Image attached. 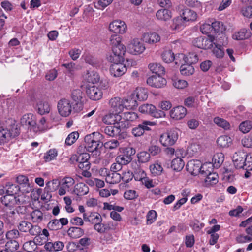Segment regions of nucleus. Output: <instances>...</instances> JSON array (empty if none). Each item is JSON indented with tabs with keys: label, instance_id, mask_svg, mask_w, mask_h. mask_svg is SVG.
Returning <instances> with one entry per match:
<instances>
[{
	"label": "nucleus",
	"instance_id": "1",
	"mask_svg": "<svg viewBox=\"0 0 252 252\" xmlns=\"http://www.w3.org/2000/svg\"><path fill=\"white\" fill-rule=\"evenodd\" d=\"M102 136L99 133H93L85 137V148L89 152H97L103 147V143L99 138Z\"/></svg>",
	"mask_w": 252,
	"mask_h": 252
},
{
	"label": "nucleus",
	"instance_id": "2",
	"mask_svg": "<svg viewBox=\"0 0 252 252\" xmlns=\"http://www.w3.org/2000/svg\"><path fill=\"white\" fill-rule=\"evenodd\" d=\"M126 50L125 45L111 49V52L107 57L108 61L113 63L123 62Z\"/></svg>",
	"mask_w": 252,
	"mask_h": 252
},
{
	"label": "nucleus",
	"instance_id": "3",
	"mask_svg": "<svg viewBox=\"0 0 252 252\" xmlns=\"http://www.w3.org/2000/svg\"><path fill=\"white\" fill-rule=\"evenodd\" d=\"M178 138L177 129H172L161 134L159 138L160 143L164 147L173 145Z\"/></svg>",
	"mask_w": 252,
	"mask_h": 252
},
{
	"label": "nucleus",
	"instance_id": "4",
	"mask_svg": "<svg viewBox=\"0 0 252 252\" xmlns=\"http://www.w3.org/2000/svg\"><path fill=\"white\" fill-rule=\"evenodd\" d=\"M139 111L143 114H149L156 118H164L166 114L163 111L157 109L156 107L151 104H144L139 107Z\"/></svg>",
	"mask_w": 252,
	"mask_h": 252
},
{
	"label": "nucleus",
	"instance_id": "5",
	"mask_svg": "<svg viewBox=\"0 0 252 252\" xmlns=\"http://www.w3.org/2000/svg\"><path fill=\"white\" fill-rule=\"evenodd\" d=\"M208 165H211V163L202 164L199 160H191L188 162L186 167L188 170L193 175H196L198 173L204 174Z\"/></svg>",
	"mask_w": 252,
	"mask_h": 252
},
{
	"label": "nucleus",
	"instance_id": "6",
	"mask_svg": "<svg viewBox=\"0 0 252 252\" xmlns=\"http://www.w3.org/2000/svg\"><path fill=\"white\" fill-rule=\"evenodd\" d=\"M19 230L24 233H28L31 235H37L41 231V228L37 225H33L27 221H22L18 225Z\"/></svg>",
	"mask_w": 252,
	"mask_h": 252
},
{
	"label": "nucleus",
	"instance_id": "7",
	"mask_svg": "<svg viewBox=\"0 0 252 252\" xmlns=\"http://www.w3.org/2000/svg\"><path fill=\"white\" fill-rule=\"evenodd\" d=\"M127 51L133 55H139L145 50L144 44L138 38H134L127 45Z\"/></svg>",
	"mask_w": 252,
	"mask_h": 252
},
{
	"label": "nucleus",
	"instance_id": "8",
	"mask_svg": "<svg viewBox=\"0 0 252 252\" xmlns=\"http://www.w3.org/2000/svg\"><path fill=\"white\" fill-rule=\"evenodd\" d=\"M75 180L71 177H65L60 181V187L58 189V194L60 196L66 194L72 190Z\"/></svg>",
	"mask_w": 252,
	"mask_h": 252
},
{
	"label": "nucleus",
	"instance_id": "9",
	"mask_svg": "<svg viewBox=\"0 0 252 252\" xmlns=\"http://www.w3.org/2000/svg\"><path fill=\"white\" fill-rule=\"evenodd\" d=\"M21 123L30 131L37 132L35 116L32 113L24 115L21 119Z\"/></svg>",
	"mask_w": 252,
	"mask_h": 252
},
{
	"label": "nucleus",
	"instance_id": "10",
	"mask_svg": "<svg viewBox=\"0 0 252 252\" xmlns=\"http://www.w3.org/2000/svg\"><path fill=\"white\" fill-rule=\"evenodd\" d=\"M215 38L213 36H200L196 38L193 41V45L201 49H210L213 46Z\"/></svg>",
	"mask_w": 252,
	"mask_h": 252
},
{
	"label": "nucleus",
	"instance_id": "11",
	"mask_svg": "<svg viewBox=\"0 0 252 252\" xmlns=\"http://www.w3.org/2000/svg\"><path fill=\"white\" fill-rule=\"evenodd\" d=\"M155 123L150 121L144 120L132 129L131 133L135 137H139L143 135L145 131H150V126H154Z\"/></svg>",
	"mask_w": 252,
	"mask_h": 252
},
{
	"label": "nucleus",
	"instance_id": "12",
	"mask_svg": "<svg viewBox=\"0 0 252 252\" xmlns=\"http://www.w3.org/2000/svg\"><path fill=\"white\" fill-rule=\"evenodd\" d=\"M83 95V93L80 89L73 90L71 93V99L74 103V108L77 111H80L83 107L85 100Z\"/></svg>",
	"mask_w": 252,
	"mask_h": 252
},
{
	"label": "nucleus",
	"instance_id": "13",
	"mask_svg": "<svg viewBox=\"0 0 252 252\" xmlns=\"http://www.w3.org/2000/svg\"><path fill=\"white\" fill-rule=\"evenodd\" d=\"M110 31L115 33V34H123L126 32L127 26L123 21L117 20L111 22L109 25Z\"/></svg>",
	"mask_w": 252,
	"mask_h": 252
},
{
	"label": "nucleus",
	"instance_id": "14",
	"mask_svg": "<svg viewBox=\"0 0 252 252\" xmlns=\"http://www.w3.org/2000/svg\"><path fill=\"white\" fill-rule=\"evenodd\" d=\"M135 150L131 147L126 148L123 152V154L117 157V159L118 162L123 163L124 165H126L132 160V156L135 154Z\"/></svg>",
	"mask_w": 252,
	"mask_h": 252
},
{
	"label": "nucleus",
	"instance_id": "15",
	"mask_svg": "<svg viewBox=\"0 0 252 252\" xmlns=\"http://www.w3.org/2000/svg\"><path fill=\"white\" fill-rule=\"evenodd\" d=\"M86 93L90 99L94 101L100 100L103 94L101 90L94 85L86 87Z\"/></svg>",
	"mask_w": 252,
	"mask_h": 252
},
{
	"label": "nucleus",
	"instance_id": "16",
	"mask_svg": "<svg viewBox=\"0 0 252 252\" xmlns=\"http://www.w3.org/2000/svg\"><path fill=\"white\" fill-rule=\"evenodd\" d=\"M58 110L60 114L63 117L69 115L72 111V107L69 100L63 99L58 103Z\"/></svg>",
	"mask_w": 252,
	"mask_h": 252
},
{
	"label": "nucleus",
	"instance_id": "17",
	"mask_svg": "<svg viewBox=\"0 0 252 252\" xmlns=\"http://www.w3.org/2000/svg\"><path fill=\"white\" fill-rule=\"evenodd\" d=\"M126 71L127 68L122 62L114 63L110 67V73L114 77L122 76Z\"/></svg>",
	"mask_w": 252,
	"mask_h": 252
},
{
	"label": "nucleus",
	"instance_id": "18",
	"mask_svg": "<svg viewBox=\"0 0 252 252\" xmlns=\"http://www.w3.org/2000/svg\"><path fill=\"white\" fill-rule=\"evenodd\" d=\"M246 154L242 152H236L233 156V161L235 166L237 168H244L247 166L248 163H246Z\"/></svg>",
	"mask_w": 252,
	"mask_h": 252
},
{
	"label": "nucleus",
	"instance_id": "19",
	"mask_svg": "<svg viewBox=\"0 0 252 252\" xmlns=\"http://www.w3.org/2000/svg\"><path fill=\"white\" fill-rule=\"evenodd\" d=\"M102 122L106 125H120L122 116L117 113H109L102 117Z\"/></svg>",
	"mask_w": 252,
	"mask_h": 252
},
{
	"label": "nucleus",
	"instance_id": "20",
	"mask_svg": "<svg viewBox=\"0 0 252 252\" xmlns=\"http://www.w3.org/2000/svg\"><path fill=\"white\" fill-rule=\"evenodd\" d=\"M147 83L153 87L160 88L166 85V80L160 75H153L147 79Z\"/></svg>",
	"mask_w": 252,
	"mask_h": 252
},
{
	"label": "nucleus",
	"instance_id": "21",
	"mask_svg": "<svg viewBox=\"0 0 252 252\" xmlns=\"http://www.w3.org/2000/svg\"><path fill=\"white\" fill-rule=\"evenodd\" d=\"M18 134L19 132L17 129H15L14 132H13L0 126V144L9 141L10 138H14Z\"/></svg>",
	"mask_w": 252,
	"mask_h": 252
},
{
	"label": "nucleus",
	"instance_id": "22",
	"mask_svg": "<svg viewBox=\"0 0 252 252\" xmlns=\"http://www.w3.org/2000/svg\"><path fill=\"white\" fill-rule=\"evenodd\" d=\"M187 114V109L182 106L174 107L170 111L171 118L175 120L183 119Z\"/></svg>",
	"mask_w": 252,
	"mask_h": 252
},
{
	"label": "nucleus",
	"instance_id": "23",
	"mask_svg": "<svg viewBox=\"0 0 252 252\" xmlns=\"http://www.w3.org/2000/svg\"><path fill=\"white\" fill-rule=\"evenodd\" d=\"M208 166V168L205 170V173L207 176L205 179V184L206 186H210L216 184L218 182V175L216 173H212V165Z\"/></svg>",
	"mask_w": 252,
	"mask_h": 252
},
{
	"label": "nucleus",
	"instance_id": "24",
	"mask_svg": "<svg viewBox=\"0 0 252 252\" xmlns=\"http://www.w3.org/2000/svg\"><path fill=\"white\" fill-rule=\"evenodd\" d=\"M109 104L113 111L119 114L125 108L123 99L119 97L111 98L109 101Z\"/></svg>",
	"mask_w": 252,
	"mask_h": 252
},
{
	"label": "nucleus",
	"instance_id": "25",
	"mask_svg": "<svg viewBox=\"0 0 252 252\" xmlns=\"http://www.w3.org/2000/svg\"><path fill=\"white\" fill-rule=\"evenodd\" d=\"M35 108L38 114L43 115L50 112L51 106L47 100H39L36 102Z\"/></svg>",
	"mask_w": 252,
	"mask_h": 252
},
{
	"label": "nucleus",
	"instance_id": "26",
	"mask_svg": "<svg viewBox=\"0 0 252 252\" xmlns=\"http://www.w3.org/2000/svg\"><path fill=\"white\" fill-rule=\"evenodd\" d=\"M83 220L86 222L95 224L99 221H102L101 216L97 212H89L83 214Z\"/></svg>",
	"mask_w": 252,
	"mask_h": 252
},
{
	"label": "nucleus",
	"instance_id": "27",
	"mask_svg": "<svg viewBox=\"0 0 252 252\" xmlns=\"http://www.w3.org/2000/svg\"><path fill=\"white\" fill-rule=\"evenodd\" d=\"M88 187L84 183H78L74 186L73 192L79 196L86 195L89 192Z\"/></svg>",
	"mask_w": 252,
	"mask_h": 252
},
{
	"label": "nucleus",
	"instance_id": "28",
	"mask_svg": "<svg viewBox=\"0 0 252 252\" xmlns=\"http://www.w3.org/2000/svg\"><path fill=\"white\" fill-rule=\"evenodd\" d=\"M172 16V12L167 9H160L156 13V17L160 21H167Z\"/></svg>",
	"mask_w": 252,
	"mask_h": 252
},
{
	"label": "nucleus",
	"instance_id": "29",
	"mask_svg": "<svg viewBox=\"0 0 252 252\" xmlns=\"http://www.w3.org/2000/svg\"><path fill=\"white\" fill-rule=\"evenodd\" d=\"M1 203L6 208V209L12 210L15 207L14 195H6L1 197Z\"/></svg>",
	"mask_w": 252,
	"mask_h": 252
},
{
	"label": "nucleus",
	"instance_id": "30",
	"mask_svg": "<svg viewBox=\"0 0 252 252\" xmlns=\"http://www.w3.org/2000/svg\"><path fill=\"white\" fill-rule=\"evenodd\" d=\"M84 80L88 83L92 84L97 83L99 82L100 77L95 71H87V73L84 76Z\"/></svg>",
	"mask_w": 252,
	"mask_h": 252
},
{
	"label": "nucleus",
	"instance_id": "31",
	"mask_svg": "<svg viewBox=\"0 0 252 252\" xmlns=\"http://www.w3.org/2000/svg\"><path fill=\"white\" fill-rule=\"evenodd\" d=\"M143 40L149 44H154L160 40V36L156 32L145 33L143 35Z\"/></svg>",
	"mask_w": 252,
	"mask_h": 252
},
{
	"label": "nucleus",
	"instance_id": "32",
	"mask_svg": "<svg viewBox=\"0 0 252 252\" xmlns=\"http://www.w3.org/2000/svg\"><path fill=\"white\" fill-rule=\"evenodd\" d=\"M181 15L186 23L189 21H194L197 17V15L195 12L188 8L183 10Z\"/></svg>",
	"mask_w": 252,
	"mask_h": 252
},
{
	"label": "nucleus",
	"instance_id": "33",
	"mask_svg": "<svg viewBox=\"0 0 252 252\" xmlns=\"http://www.w3.org/2000/svg\"><path fill=\"white\" fill-rule=\"evenodd\" d=\"M120 125H114V126H107L104 128L103 132L110 137H115L120 133Z\"/></svg>",
	"mask_w": 252,
	"mask_h": 252
},
{
	"label": "nucleus",
	"instance_id": "34",
	"mask_svg": "<svg viewBox=\"0 0 252 252\" xmlns=\"http://www.w3.org/2000/svg\"><path fill=\"white\" fill-rule=\"evenodd\" d=\"M149 69L154 73L158 75H164L165 73V68L158 63H152L149 64Z\"/></svg>",
	"mask_w": 252,
	"mask_h": 252
},
{
	"label": "nucleus",
	"instance_id": "35",
	"mask_svg": "<svg viewBox=\"0 0 252 252\" xmlns=\"http://www.w3.org/2000/svg\"><path fill=\"white\" fill-rule=\"evenodd\" d=\"M251 35V33L249 30L243 29L239 32L235 33L233 35V38L235 40H242L249 38Z\"/></svg>",
	"mask_w": 252,
	"mask_h": 252
},
{
	"label": "nucleus",
	"instance_id": "36",
	"mask_svg": "<svg viewBox=\"0 0 252 252\" xmlns=\"http://www.w3.org/2000/svg\"><path fill=\"white\" fill-rule=\"evenodd\" d=\"M137 99L140 101H144L147 99L148 93L147 90L141 87H137L133 93Z\"/></svg>",
	"mask_w": 252,
	"mask_h": 252
},
{
	"label": "nucleus",
	"instance_id": "37",
	"mask_svg": "<svg viewBox=\"0 0 252 252\" xmlns=\"http://www.w3.org/2000/svg\"><path fill=\"white\" fill-rule=\"evenodd\" d=\"M121 179V175L117 172H109L106 176L105 180L108 183L115 184L119 183Z\"/></svg>",
	"mask_w": 252,
	"mask_h": 252
},
{
	"label": "nucleus",
	"instance_id": "38",
	"mask_svg": "<svg viewBox=\"0 0 252 252\" xmlns=\"http://www.w3.org/2000/svg\"><path fill=\"white\" fill-rule=\"evenodd\" d=\"M186 25V22L181 15L174 18L172 20V24L171 25V28L176 30L181 29Z\"/></svg>",
	"mask_w": 252,
	"mask_h": 252
},
{
	"label": "nucleus",
	"instance_id": "39",
	"mask_svg": "<svg viewBox=\"0 0 252 252\" xmlns=\"http://www.w3.org/2000/svg\"><path fill=\"white\" fill-rule=\"evenodd\" d=\"M194 72L193 66L189 63H184L180 67V72L184 76H189L192 75Z\"/></svg>",
	"mask_w": 252,
	"mask_h": 252
},
{
	"label": "nucleus",
	"instance_id": "40",
	"mask_svg": "<svg viewBox=\"0 0 252 252\" xmlns=\"http://www.w3.org/2000/svg\"><path fill=\"white\" fill-rule=\"evenodd\" d=\"M67 234L72 238H78L83 235L84 230L80 227H72L68 230Z\"/></svg>",
	"mask_w": 252,
	"mask_h": 252
},
{
	"label": "nucleus",
	"instance_id": "41",
	"mask_svg": "<svg viewBox=\"0 0 252 252\" xmlns=\"http://www.w3.org/2000/svg\"><path fill=\"white\" fill-rule=\"evenodd\" d=\"M4 188L6 190L7 195H14L20 190V188H19V186L12 184L10 182L7 183Z\"/></svg>",
	"mask_w": 252,
	"mask_h": 252
},
{
	"label": "nucleus",
	"instance_id": "42",
	"mask_svg": "<svg viewBox=\"0 0 252 252\" xmlns=\"http://www.w3.org/2000/svg\"><path fill=\"white\" fill-rule=\"evenodd\" d=\"M224 159V155L222 153H218L215 154L213 157V165L214 167L218 168L220 167L223 162Z\"/></svg>",
	"mask_w": 252,
	"mask_h": 252
},
{
	"label": "nucleus",
	"instance_id": "43",
	"mask_svg": "<svg viewBox=\"0 0 252 252\" xmlns=\"http://www.w3.org/2000/svg\"><path fill=\"white\" fill-rule=\"evenodd\" d=\"M217 142L220 147L225 148L228 147L231 144L232 139L228 136L223 135L218 138Z\"/></svg>",
	"mask_w": 252,
	"mask_h": 252
},
{
	"label": "nucleus",
	"instance_id": "44",
	"mask_svg": "<svg viewBox=\"0 0 252 252\" xmlns=\"http://www.w3.org/2000/svg\"><path fill=\"white\" fill-rule=\"evenodd\" d=\"M185 163L181 158H177L172 160L171 168L176 171H181L184 167Z\"/></svg>",
	"mask_w": 252,
	"mask_h": 252
},
{
	"label": "nucleus",
	"instance_id": "45",
	"mask_svg": "<svg viewBox=\"0 0 252 252\" xmlns=\"http://www.w3.org/2000/svg\"><path fill=\"white\" fill-rule=\"evenodd\" d=\"M46 188L47 190L50 192H54L56 191L60 187V181L58 179H53L51 181H48L46 184Z\"/></svg>",
	"mask_w": 252,
	"mask_h": 252
},
{
	"label": "nucleus",
	"instance_id": "46",
	"mask_svg": "<svg viewBox=\"0 0 252 252\" xmlns=\"http://www.w3.org/2000/svg\"><path fill=\"white\" fill-rule=\"evenodd\" d=\"M109 44L111 49L124 45L121 43V38L117 34L112 35L109 38Z\"/></svg>",
	"mask_w": 252,
	"mask_h": 252
},
{
	"label": "nucleus",
	"instance_id": "47",
	"mask_svg": "<svg viewBox=\"0 0 252 252\" xmlns=\"http://www.w3.org/2000/svg\"><path fill=\"white\" fill-rule=\"evenodd\" d=\"M148 150L150 155L151 154L153 156L158 155L161 151V149L157 141H151Z\"/></svg>",
	"mask_w": 252,
	"mask_h": 252
},
{
	"label": "nucleus",
	"instance_id": "48",
	"mask_svg": "<svg viewBox=\"0 0 252 252\" xmlns=\"http://www.w3.org/2000/svg\"><path fill=\"white\" fill-rule=\"evenodd\" d=\"M31 217L33 222L39 223L43 220V213L38 210H35L31 213Z\"/></svg>",
	"mask_w": 252,
	"mask_h": 252
},
{
	"label": "nucleus",
	"instance_id": "49",
	"mask_svg": "<svg viewBox=\"0 0 252 252\" xmlns=\"http://www.w3.org/2000/svg\"><path fill=\"white\" fill-rule=\"evenodd\" d=\"M214 122L218 126L222 127L225 130L229 129L230 128L229 123L224 119L220 117H215L214 119Z\"/></svg>",
	"mask_w": 252,
	"mask_h": 252
},
{
	"label": "nucleus",
	"instance_id": "50",
	"mask_svg": "<svg viewBox=\"0 0 252 252\" xmlns=\"http://www.w3.org/2000/svg\"><path fill=\"white\" fill-rule=\"evenodd\" d=\"M23 248L25 251L28 252H32L36 250L37 248V246L35 241L30 240L23 244Z\"/></svg>",
	"mask_w": 252,
	"mask_h": 252
},
{
	"label": "nucleus",
	"instance_id": "51",
	"mask_svg": "<svg viewBox=\"0 0 252 252\" xmlns=\"http://www.w3.org/2000/svg\"><path fill=\"white\" fill-rule=\"evenodd\" d=\"M212 29L214 30L216 32L222 33L226 30V27L222 22L215 21L212 23Z\"/></svg>",
	"mask_w": 252,
	"mask_h": 252
},
{
	"label": "nucleus",
	"instance_id": "52",
	"mask_svg": "<svg viewBox=\"0 0 252 252\" xmlns=\"http://www.w3.org/2000/svg\"><path fill=\"white\" fill-rule=\"evenodd\" d=\"M15 214V212L12 209L9 210V211H4L2 216L5 219V221H6L7 223L10 224L14 221V216Z\"/></svg>",
	"mask_w": 252,
	"mask_h": 252
},
{
	"label": "nucleus",
	"instance_id": "53",
	"mask_svg": "<svg viewBox=\"0 0 252 252\" xmlns=\"http://www.w3.org/2000/svg\"><path fill=\"white\" fill-rule=\"evenodd\" d=\"M252 128V122L247 120L242 122L239 125V129L244 133H248Z\"/></svg>",
	"mask_w": 252,
	"mask_h": 252
},
{
	"label": "nucleus",
	"instance_id": "54",
	"mask_svg": "<svg viewBox=\"0 0 252 252\" xmlns=\"http://www.w3.org/2000/svg\"><path fill=\"white\" fill-rule=\"evenodd\" d=\"M163 61L167 63H171L174 61V54L171 50H166L162 54Z\"/></svg>",
	"mask_w": 252,
	"mask_h": 252
},
{
	"label": "nucleus",
	"instance_id": "55",
	"mask_svg": "<svg viewBox=\"0 0 252 252\" xmlns=\"http://www.w3.org/2000/svg\"><path fill=\"white\" fill-rule=\"evenodd\" d=\"M198 60V57L195 53H189L187 56H185V63H188L192 65V64L196 63Z\"/></svg>",
	"mask_w": 252,
	"mask_h": 252
},
{
	"label": "nucleus",
	"instance_id": "56",
	"mask_svg": "<svg viewBox=\"0 0 252 252\" xmlns=\"http://www.w3.org/2000/svg\"><path fill=\"white\" fill-rule=\"evenodd\" d=\"M122 119L126 121H134L136 120L138 116L136 113L134 112H126L123 114Z\"/></svg>",
	"mask_w": 252,
	"mask_h": 252
},
{
	"label": "nucleus",
	"instance_id": "57",
	"mask_svg": "<svg viewBox=\"0 0 252 252\" xmlns=\"http://www.w3.org/2000/svg\"><path fill=\"white\" fill-rule=\"evenodd\" d=\"M79 134L78 132H73L70 133L65 140V144L70 146L78 138Z\"/></svg>",
	"mask_w": 252,
	"mask_h": 252
},
{
	"label": "nucleus",
	"instance_id": "58",
	"mask_svg": "<svg viewBox=\"0 0 252 252\" xmlns=\"http://www.w3.org/2000/svg\"><path fill=\"white\" fill-rule=\"evenodd\" d=\"M57 155L58 153L56 149H50L45 154L44 158L46 162H49L54 159Z\"/></svg>",
	"mask_w": 252,
	"mask_h": 252
},
{
	"label": "nucleus",
	"instance_id": "59",
	"mask_svg": "<svg viewBox=\"0 0 252 252\" xmlns=\"http://www.w3.org/2000/svg\"><path fill=\"white\" fill-rule=\"evenodd\" d=\"M151 173L154 175H160L163 171L161 165L158 163L153 164L150 166Z\"/></svg>",
	"mask_w": 252,
	"mask_h": 252
},
{
	"label": "nucleus",
	"instance_id": "60",
	"mask_svg": "<svg viewBox=\"0 0 252 252\" xmlns=\"http://www.w3.org/2000/svg\"><path fill=\"white\" fill-rule=\"evenodd\" d=\"M124 107L127 109H132L138 105L137 101L132 98L123 99Z\"/></svg>",
	"mask_w": 252,
	"mask_h": 252
},
{
	"label": "nucleus",
	"instance_id": "61",
	"mask_svg": "<svg viewBox=\"0 0 252 252\" xmlns=\"http://www.w3.org/2000/svg\"><path fill=\"white\" fill-rule=\"evenodd\" d=\"M137 158L139 162L145 163L149 161L150 155L147 152L142 151L137 154Z\"/></svg>",
	"mask_w": 252,
	"mask_h": 252
},
{
	"label": "nucleus",
	"instance_id": "62",
	"mask_svg": "<svg viewBox=\"0 0 252 252\" xmlns=\"http://www.w3.org/2000/svg\"><path fill=\"white\" fill-rule=\"evenodd\" d=\"M215 47L213 50V54L218 58H222L224 55L223 49L221 48V45L215 42Z\"/></svg>",
	"mask_w": 252,
	"mask_h": 252
},
{
	"label": "nucleus",
	"instance_id": "63",
	"mask_svg": "<svg viewBox=\"0 0 252 252\" xmlns=\"http://www.w3.org/2000/svg\"><path fill=\"white\" fill-rule=\"evenodd\" d=\"M5 246L12 252L18 250L19 247V245L17 241L13 240H9V241L6 243Z\"/></svg>",
	"mask_w": 252,
	"mask_h": 252
},
{
	"label": "nucleus",
	"instance_id": "64",
	"mask_svg": "<svg viewBox=\"0 0 252 252\" xmlns=\"http://www.w3.org/2000/svg\"><path fill=\"white\" fill-rule=\"evenodd\" d=\"M48 228L51 230H57L61 229V225L58 219L51 220L47 225Z\"/></svg>",
	"mask_w": 252,
	"mask_h": 252
}]
</instances>
